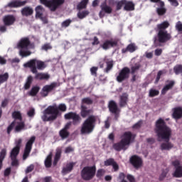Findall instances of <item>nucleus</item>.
<instances>
[{"mask_svg": "<svg viewBox=\"0 0 182 182\" xmlns=\"http://www.w3.org/2000/svg\"><path fill=\"white\" fill-rule=\"evenodd\" d=\"M59 111L65 112L67 110V107L65 104H60L58 107L56 105L53 106H48L46 110L43 112V117L41 119L43 122L54 121L57 119Z\"/></svg>", "mask_w": 182, "mask_h": 182, "instance_id": "nucleus-1", "label": "nucleus"}, {"mask_svg": "<svg viewBox=\"0 0 182 182\" xmlns=\"http://www.w3.org/2000/svg\"><path fill=\"white\" fill-rule=\"evenodd\" d=\"M155 132L159 141L162 140L168 141L170 140L171 129L166 125L163 119L160 118L156 122Z\"/></svg>", "mask_w": 182, "mask_h": 182, "instance_id": "nucleus-2", "label": "nucleus"}, {"mask_svg": "<svg viewBox=\"0 0 182 182\" xmlns=\"http://www.w3.org/2000/svg\"><path fill=\"white\" fill-rule=\"evenodd\" d=\"M135 135L132 134L130 132H124V134L121 137V141L119 143L114 144L113 145V149L115 151H120L122 150H126L127 146H129V144L134 139Z\"/></svg>", "mask_w": 182, "mask_h": 182, "instance_id": "nucleus-3", "label": "nucleus"}, {"mask_svg": "<svg viewBox=\"0 0 182 182\" xmlns=\"http://www.w3.org/2000/svg\"><path fill=\"white\" fill-rule=\"evenodd\" d=\"M32 46L30 43V41L28 38H23L17 43V49H18L19 53L21 55V58H26L31 55V52L29 49H32Z\"/></svg>", "mask_w": 182, "mask_h": 182, "instance_id": "nucleus-4", "label": "nucleus"}, {"mask_svg": "<svg viewBox=\"0 0 182 182\" xmlns=\"http://www.w3.org/2000/svg\"><path fill=\"white\" fill-rule=\"evenodd\" d=\"M96 120L97 117L95 116H90L82 124L80 129L81 134H91L94 130Z\"/></svg>", "mask_w": 182, "mask_h": 182, "instance_id": "nucleus-5", "label": "nucleus"}, {"mask_svg": "<svg viewBox=\"0 0 182 182\" xmlns=\"http://www.w3.org/2000/svg\"><path fill=\"white\" fill-rule=\"evenodd\" d=\"M24 68H30L31 73H38V70H43L46 68V64L40 60L34 58L24 63Z\"/></svg>", "mask_w": 182, "mask_h": 182, "instance_id": "nucleus-6", "label": "nucleus"}, {"mask_svg": "<svg viewBox=\"0 0 182 182\" xmlns=\"http://www.w3.org/2000/svg\"><path fill=\"white\" fill-rule=\"evenodd\" d=\"M22 141V139H16V147L13 148L11 152H10V159H11V166H17L18 165V161L16 157L19 154Z\"/></svg>", "mask_w": 182, "mask_h": 182, "instance_id": "nucleus-7", "label": "nucleus"}, {"mask_svg": "<svg viewBox=\"0 0 182 182\" xmlns=\"http://www.w3.org/2000/svg\"><path fill=\"white\" fill-rule=\"evenodd\" d=\"M13 118L15 119L14 123H16V132H20L23 130H25V124L22 121V117L20 112L15 111L13 112Z\"/></svg>", "mask_w": 182, "mask_h": 182, "instance_id": "nucleus-8", "label": "nucleus"}, {"mask_svg": "<svg viewBox=\"0 0 182 182\" xmlns=\"http://www.w3.org/2000/svg\"><path fill=\"white\" fill-rule=\"evenodd\" d=\"M95 172V166H85L81 171V177L85 181H90L94 178Z\"/></svg>", "mask_w": 182, "mask_h": 182, "instance_id": "nucleus-9", "label": "nucleus"}, {"mask_svg": "<svg viewBox=\"0 0 182 182\" xmlns=\"http://www.w3.org/2000/svg\"><path fill=\"white\" fill-rule=\"evenodd\" d=\"M40 1L41 4L46 5V6L48 7L51 11H55L65 2V0H40Z\"/></svg>", "mask_w": 182, "mask_h": 182, "instance_id": "nucleus-10", "label": "nucleus"}, {"mask_svg": "<svg viewBox=\"0 0 182 182\" xmlns=\"http://www.w3.org/2000/svg\"><path fill=\"white\" fill-rule=\"evenodd\" d=\"M159 40L156 38L154 39V45L155 46H160L161 44L158 43V42H160L161 43H164V42L169 40L171 37V35L167 33V31L160 30L158 34Z\"/></svg>", "mask_w": 182, "mask_h": 182, "instance_id": "nucleus-11", "label": "nucleus"}, {"mask_svg": "<svg viewBox=\"0 0 182 182\" xmlns=\"http://www.w3.org/2000/svg\"><path fill=\"white\" fill-rule=\"evenodd\" d=\"M130 75V69L127 67L122 68L116 77L117 82L121 83L124 80L129 79Z\"/></svg>", "mask_w": 182, "mask_h": 182, "instance_id": "nucleus-12", "label": "nucleus"}, {"mask_svg": "<svg viewBox=\"0 0 182 182\" xmlns=\"http://www.w3.org/2000/svg\"><path fill=\"white\" fill-rule=\"evenodd\" d=\"M36 141V137L34 136H31L28 141H27V144H26V148L24 149V154H23V160H26L28 157L31 150L32 146Z\"/></svg>", "mask_w": 182, "mask_h": 182, "instance_id": "nucleus-13", "label": "nucleus"}, {"mask_svg": "<svg viewBox=\"0 0 182 182\" xmlns=\"http://www.w3.org/2000/svg\"><path fill=\"white\" fill-rule=\"evenodd\" d=\"M58 84L56 82H53L50 85H47L44 87H43V89L41 90V97H46L49 95V93L55 89L57 87Z\"/></svg>", "mask_w": 182, "mask_h": 182, "instance_id": "nucleus-14", "label": "nucleus"}, {"mask_svg": "<svg viewBox=\"0 0 182 182\" xmlns=\"http://www.w3.org/2000/svg\"><path fill=\"white\" fill-rule=\"evenodd\" d=\"M65 119L69 120L73 119V123L74 125L79 124L81 122V117L79 114L75 112H68L64 115Z\"/></svg>", "mask_w": 182, "mask_h": 182, "instance_id": "nucleus-15", "label": "nucleus"}, {"mask_svg": "<svg viewBox=\"0 0 182 182\" xmlns=\"http://www.w3.org/2000/svg\"><path fill=\"white\" fill-rule=\"evenodd\" d=\"M130 163L136 169H139L143 166V160L141 157L134 155L130 158Z\"/></svg>", "mask_w": 182, "mask_h": 182, "instance_id": "nucleus-16", "label": "nucleus"}, {"mask_svg": "<svg viewBox=\"0 0 182 182\" xmlns=\"http://www.w3.org/2000/svg\"><path fill=\"white\" fill-rule=\"evenodd\" d=\"M172 164L176 168L173 176L176 178H182V166H181L180 161L175 160L172 162Z\"/></svg>", "mask_w": 182, "mask_h": 182, "instance_id": "nucleus-17", "label": "nucleus"}, {"mask_svg": "<svg viewBox=\"0 0 182 182\" xmlns=\"http://www.w3.org/2000/svg\"><path fill=\"white\" fill-rule=\"evenodd\" d=\"M100 8H101V11L99 13V16H100V18L105 16V13H106V14H111L112 12V8L109 6H107L106 2H103L101 4Z\"/></svg>", "mask_w": 182, "mask_h": 182, "instance_id": "nucleus-18", "label": "nucleus"}, {"mask_svg": "<svg viewBox=\"0 0 182 182\" xmlns=\"http://www.w3.org/2000/svg\"><path fill=\"white\" fill-rule=\"evenodd\" d=\"M104 63H105L107 66L105 69V72L108 73V72H109V70H111L113 68V62L107 59L102 60L100 62V68H104Z\"/></svg>", "mask_w": 182, "mask_h": 182, "instance_id": "nucleus-19", "label": "nucleus"}, {"mask_svg": "<svg viewBox=\"0 0 182 182\" xmlns=\"http://www.w3.org/2000/svg\"><path fill=\"white\" fill-rule=\"evenodd\" d=\"M109 112L115 115H118L120 112V109L118 108L117 103L114 100H111L109 102Z\"/></svg>", "mask_w": 182, "mask_h": 182, "instance_id": "nucleus-20", "label": "nucleus"}, {"mask_svg": "<svg viewBox=\"0 0 182 182\" xmlns=\"http://www.w3.org/2000/svg\"><path fill=\"white\" fill-rule=\"evenodd\" d=\"M151 1L157 3V6H160L156 9L159 15H164L166 13V9L164 8V2L160 1V0H151Z\"/></svg>", "mask_w": 182, "mask_h": 182, "instance_id": "nucleus-21", "label": "nucleus"}, {"mask_svg": "<svg viewBox=\"0 0 182 182\" xmlns=\"http://www.w3.org/2000/svg\"><path fill=\"white\" fill-rule=\"evenodd\" d=\"M75 165V163H74V162H70V163L66 164L63 167L62 174L63 175H66L68 173H70L73 171V167H74Z\"/></svg>", "mask_w": 182, "mask_h": 182, "instance_id": "nucleus-22", "label": "nucleus"}, {"mask_svg": "<svg viewBox=\"0 0 182 182\" xmlns=\"http://www.w3.org/2000/svg\"><path fill=\"white\" fill-rule=\"evenodd\" d=\"M117 43L115 41L107 40L103 43V44L101 46V47L105 50H107V49H110V48H113V46H117Z\"/></svg>", "mask_w": 182, "mask_h": 182, "instance_id": "nucleus-23", "label": "nucleus"}, {"mask_svg": "<svg viewBox=\"0 0 182 182\" xmlns=\"http://www.w3.org/2000/svg\"><path fill=\"white\" fill-rule=\"evenodd\" d=\"M129 100V95L127 93H124L119 98V107H124L127 106Z\"/></svg>", "mask_w": 182, "mask_h": 182, "instance_id": "nucleus-24", "label": "nucleus"}, {"mask_svg": "<svg viewBox=\"0 0 182 182\" xmlns=\"http://www.w3.org/2000/svg\"><path fill=\"white\" fill-rule=\"evenodd\" d=\"M34 75H36L34 79L37 80H48V79H50V77L48 73H34Z\"/></svg>", "mask_w": 182, "mask_h": 182, "instance_id": "nucleus-25", "label": "nucleus"}, {"mask_svg": "<svg viewBox=\"0 0 182 182\" xmlns=\"http://www.w3.org/2000/svg\"><path fill=\"white\" fill-rule=\"evenodd\" d=\"M173 148V144L170 141H166L161 144L160 149L161 151H170Z\"/></svg>", "mask_w": 182, "mask_h": 182, "instance_id": "nucleus-26", "label": "nucleus"}, {"mask_svg": "<svg viewBox=\"0 0 182 182\" xmlns=\"http://www.w3.org/2000/svg\"><path fill=\"white\" fill-rule=\"evenodd\" d=\"M15 21H16L15 17L11 15L6 16L4 18V22L6 26H11V25L14 24Z\"/></svg>", "mask_w": 182, "mask_h": 182, "instance_id": "nucleus-27", "label": "nucleus"}, {"mask_svg": "<svg viewBox=\"0 0 182 182\" xmlns=\"http://www.w3.org/2000/svg\"><path fill=\"white\" fill-rule=\"evenodd\" d=\"M168 84H166L162 89L161 90V94L162 95H165L168 90L169 89H172V87L174 86L175 85V82L171 80V81H167Z\"/></svg>", "mask_w": 182, "mask_h": 182, "instance_id": "nucleus-28", "label": "nucleus"}, {"mask_svg": "<svg viewBox=\"0 0 182 182\" xmlns=\"http://www.w3.org/2000/svg\"><path fill=\"white\" fill-rule=\"evenodd\" d=\"M92 113V111L91 109H88L85 106H81L80 115L82 118L87 117V116H89Z\"/></svg>", "mask_w": 182, "mask_h": 182, "instance_id": "nucleus-29", "label": "nucleus"}, {"mask_svg": "<svg viewBox=\"0 0 182 182\" xmlns=\"http://www.w3.org/2000/svg\"><path fill=\"white\" fill-rule=\"evenodd\" d=\"M173 117L175 119H179L182 117V108L181 107H177L174 109L173 113Z\"/></svg>", "mask_w": 182, "mask_h": 182, "instance_id": "nucleus-30", "label": "nucleus"}, {"mask_svg": "<svg viewBox=\"0 0 182 182\" xmlns=\"http://www.w3.org/2000/svg\"><path fill=\"white\" fill-rule=\"evenodd\" d=\"M26 1H11L9 3L8 6L9 7H18L23 6Z\"/></svg>", "mask_w": 182, "mask_h": 182, "instance_id": "nucleus-31", "label": "nucleus"}, {"mask_svg": "<svg viewBox=\"0 0 182 182\" xmlns=\"http://www.w3.org/2000/svg\"><path fill=\"white\" fill-rule=\"evenodd\" d=\"M124 9L127 11H133L134 10V4L131 1H125Z\"/></svg>", "mask_w": 182, "mask_h": 182, "instance_id": "nucleus-32", "label": "nucleus"}, {"mask_svg": "<svg viewBox=\"0 0 182 182\" xmlns=\"http://www.w3.org/2000/svg\"><path fill=\"white\" fill-rule=\"evenodd\" d=\"M33 13V10L31 7H24V9L21 10V14H23V15L26 16L32 15Z\"/></svg>", "mask_w": 182, "mask_h": 182, "instance_id": "nucleus-33", "label": "nucleus"}, {"mask_svg": "<svg viewBox=\"0 0 182 182\" xmlns=\"http://www.w3.org/2000/svg\"><path fill=\"white\" fill-rule=\"evenodd\" d=\"M33 80V78L31 75L27 77V80H26V84H24V89L26 90H28V89H30L31 85H32Z\"/></svg>", "mask_w": 182, "mask_h": 182, "instance_id": "nucleus-34", "label": "nucleus"}, {"mask_svg": "<svg viewBox=\"0 0 182 182\" xmlns=\"http://www.w3.org/2000/svg\"><path fill=\"white\" fill-rule=\"evenodd\" d=\"M44 11V9L41 6L36 7V17L41 18Z\"/></svg>", "mask_w": 182, "mask_h": 182, "instance_id": "nucleus-35", "label": "nucleus"}, {"mask_svg": "<svg viewBox=\"0 0 182 182\" xmlns=\"http://www.w3.org/2000/svg\"><path fill=\"white\" fill-rule=\"evenodd\" d=\"M59 136L62 139H65L69 136V132L65 129H62L59 132Z\"/></svg>", "mask_w": 182, "mask_h": 182, "instance_id": "nucleus-36", "label": "nucleus"}, {"mask_svg": "<svg viewBox=\"0 0 182 182\" xmlns=\"http://www.w3.org/2000/svg\"><path fill=\"white\" fill-rule=\"evenodd\" d=\"M44 164L46 165V168H50L52 165V153H50V154L47 156V159H46V161H44Z\"/></svg>", "mask_w": 182, "mask_h": 182, "instance_id": "nucleus-37", "label": "nucleus"}, {"mask_svg": "<svg viewBox=\"0 0 182 182\" xmlns=\"http://www.w3.org/2000/svg\"><path fill=\"white\" fill-rule=\"evenodd\" d=\"M7 153L6 148L2 149L1 151L0 152V170L2 166V161L5 159Z\"/></svg>", "mask_w": 182, "mask_h": 182, "instance_id": "nucleus-38", "label": "nucleus"}, {"mask_svg": "<svg viewBox=\"0 0 182 182\" xmlns=\"http://www.w3.org/2000/svg\"><path fill=\"white\" fill-rule=\"evenodd\" d=\"M40 87L38 86H34L33 88H31V90H30V92H28V95L31 97H35L38 93L40 90Z\"/></svg>", "mask_w": 182, "mask_h": 182, "instance_id": "nucleus-39", "label": "nucleus"}, {"mask_svg": "<svg viewBox=\"0 0 182 182\" xmlns=\"http://www.w3.org/2000/svg\"><path fill=\"white\" fill-rule=\"evenodd\" d=\"M89 0H82L80 3L77 4V9L81 10L82 9H85L87 7V5L88 4Z\"/></svg>", "mask_w": 182, "mask_h": 182, "instance_id": "nucleus-40", "label": "nucleus"}, {"mask_svg": "<svg viewBox=\"0 0 182 182\" xmlns=\"http://www.w3.org/2000/svg\"><path fill=\"white\" fill-rule=\"evenodd\" d=\"M138 49L137 46L134 43H131L129 46H127L126 50H128V52H130L132 53L133 52H135Z\"/></svg>", "mask_w": 182, "mask_h": 182, "instance_id": "nucleus-41", "label": "nucleus"}, {"mask_svg": "<svg viewBox=\"0 0 182 182\" xmlns=\"http://www.w3.org/2000/svg\"><path fill=\"white\" fill-rule=\"evenodd\" d=\"M61 156V150L57 149L55 153V157H54V166H56Z\"/></svg>", "mask_w": 182, "mask_h": 182, "instance_id": "nucleus-42", "label": "nucleus"}, {"mask_svg": "<svg viewBox=\"0 0 182 182\" xmlns=\"http://www.w3.org/2000/svg\"><path fill=\"white\" fill-rule=\"evenodd\" d=\"M140 68H141V65H140L139 63H136L132 65V67H131V73H136V72L139 69H140Z\"/></svg>", "mask_w": 182, "mask_h": 182, "instance_id": "nucleus-43", "label": "nucleus"}, {"mask_svg": "<svg viewBox=\"0 0 182 182\" xmlns=\"http://www.w3.org/2000/svg\"><path fill=\"white\" fill-rule=\"evenodd\" d=\"M89 14L90 12L88 11H79L77 16L80 19H82L85 17H86L87 15H89Z\"/></svg>", "mask_w": 182, "mask_h": 182, "instance_id": "nucleus-44", "label": "nucleus"}, {"mask_svg": "<svg viewBox=\"0 0 182 182\" xmlns=\"http://www.w3.org/2000/svg\"><path fill=\"white\" fill-rule=\"evenodd\" d=\"M159 94V90L151 89L149 92V96L150 97H154L158 96Z\"/></svg>", "mask_w": 182, "mask_h": 182, "instance_id": "nucleus-45", "label": "nucleus"}, {"mask_svg": "<svg viewBox=\"0 0 182 182\" xmlns=\"http://www.w3.org/2000/svg\"><path fill=\"white\" fill-rule=\"evenodd\" d=\"M169 26V23L168 21H164L161 24H159L157 26L158 28L159 29H165L167 28Z\"/></svg>", "mask_w": 182, "mask_h": 182, "instance_id": "nucleus-46", "label": "nucleus"}, {"mask_svg": "<svg viewBox=\"0 0 182 182\" xmlns=\"http://www.w3.org/2000/svg\"><path fill=\"white\" fill-rule=\"evenodd\" d=\"M8 78H9V74L8 73L1 75H0V85L1 83H4V82H6V80H8Z\"/></svg>", "mask_w": 182, "mask_h": 182, "instance_id": "nucleus-47", "label": "nucleus"}, {"mask_svg": "<svg viewBox=\"0 0 182 182\" xmlns=\"http://www.w3.org/2000/svg\"><path fill=\"white\" fill-rule=\"evenodd\" d=\"M173 70L176 75H179V73H182V65H176L174 67Z\"/></svg>", "mask_w": 182, "mask_h": 182, "instance_id": "nucleus-48", "label": "nucleus"}, {"mask_svg": "<svg viewBox=\"0 0 182 182\" xmlns=\"http://www.w3.org/2000/svg\"><path fill=\"white\" fill-rule=\"evenodd\" d=\"M82 102L85 105H92L93 101L90 98L86 97L82 100Z\"/></svg>", "mask_w": 182, "mask_h": 182, "instance_id": "nucleus-49", "label": "nucleus"}, {"mask_svg": "<svg viewBox=\"0 0 182 182\" xmlns=\"http://www.w3.org/2000/svg\"><path fill=\"white\" fill-rule=\"evenodd\" d=\"M105 174V171L104 169H99L97 171V178H101Z\"/></svg>", "mask_w": 182, "mask_h": 182, "instance_id": "nucleus-50", "label": "nucleus"}, {"mask_svg": "<svg viewBox=\"0 0 182 182\" xmlns=\"http://www.w3.org/2000/svg\"><path fill=\"white\" fill-rule=\"evenodd\" d=\"M163 73H166V72L165 70H160L158 72L156 79V83H158V82L160 80L161 76L163 75Z\"/></svg>", "mask_w": 182, "mask_h": 182, "instance_id": "nucleus-51", "label": "nucleus"}, {"mask_svg": "<svg viewBox=\"0 0 182 182\" xmlns=\"http://www.w3.org/2000/svg\"><path fill=\"white\" fill-rule=\"evenodd\" d=\"M98 70L97 67H92L90 68V73L92 76H97V72Z\"/></svg>", "mask_w": 182, "mask_h": 182, "instance_id": "nucleus-52", "label": "nucleus"}, {"mask_svg": "<svg viewBox=\"0 0 182 182\" xmlns=\"http://www.w3.org/2000/svg\"><path fill=\"white\" fill-rule=\"evenodd\" d=\"M114 161L113 159H109L105 161V166H112V164H114Z\"/></svg>", "mask_w": 182, "mask_h": 182, "instance_id": "nucleus-53", "label": "nucleus"}, {"mask_svg": "<svg viewBox=\"0 0 182 182\" xmlns=\"http://www.w3.org/2000/svg\"><path fill=\"white\" fill-rule=\"evenodd\" d=\"M72 21L70 19H67L65 21L62 22L61 26L62 27H67L69 26L71 23Z\"/></svg>", "mask_w": 182, "mask_h": 182, "instance_id": "nucleus-54", "label": "nucleus"}, {"mask_svg": "<svg viewBox=\"0 0 182 182\" xmlns=\"http://www.w3.org/2000/svg\"><path fill=\"white\" fill-rule=\"evenodd\" d=\"M27 115H28V117H33L35 115V109L31 108L28 112H27Z\"/></svg>", "mask_w": 182, "mask_h": 182, "instance_id": "nucleus-55", "label": "nucleus"}, {"mask_svg": "<svg viewBox=\"0 0 182 182\" xmlns=\"http://www.w3.org/2000/svg\"><path fill=\"white\" fill-rule=\"evenodd\" d=\"M74 151V148L72 146H68L65 149L64 153L65 154H70Z\"/></svg>", "mask_w": 182, "mask_h": 182, "instance_id": "nucleus-56", "label": "nucleus"}, {"mask_svg": "<svg viewBox=\"0 0 182 182\" xmlns=\"http://www.w3.org/2000/svg\"><path fill=\"white\" fill-rule=\"evenodd\" d=\"M166 175H167V171H162V173L159 176V180L160 181H164L166 178Z\"/></svg>", "mask_w": 182, "mask_h": 182, "instance_id": "nucleus-57", "label": "nucleus"}, {"mask_svg": "<svg viewBox=\"0 0 182 182\" xmlns=\"http://www.w3.org/2000/svg\"><path fill=\"white\" fill-rule=\"evenodd\" d=\"M41 49L43 50H49L52 49V46H50V44H44V46H43V47H41Z\"/></svg>", "mask_w": 182, "mask_h": 182, "instance_id": "nucleus-58", "label": "nucleus"}, {"mask_svg": "<svg viewBox=\"0 0 182 182\" xmlns=\"http://www.w3.org/2000/svg\"><path fill=\"white\" fill-rule=\"evenodd\" d=\"M176 28L178 31H182V23L181 21H178L176 24Z\"/></svg>", "mask_w": 182, "mask_h": 182, "instance_id": "nucleus-59", "label": "nucleus"}, {"mask_svg": "<svg viewBox=\"0 0 182 182\" xmlns=\"http://www.w3.org/2000/svg\"><path fill=\"white\" fill-rule=\"evenodd\" d=\"M126 0H122L117 3V9L119 10L124 4H125Z\"/></svg>", "mask_w": 182, "mask_h": 182, "instance_id": "nucleus-60", "label": "nucleus"}, {"mask_svg": "<svg viewBox=\"0 0 182 182\" xmlns=\"http://www.w3.org/2000/svg\"><path fill=\"white\" fill-rule=\"evenodd\" d=\"M34 168V166L33 164L28 166L27 167V168L26 169V173H31L32 172V171L33 170Z\"/></svg>", "mask_w": 182, "mask_h": 182, "instance_id": "nucleus-61", "label": "nucleus"}, {"mask_svg": "<svg viewBox=\"0 0 182 182\" xmlns=\"http://www.w3.org/2000/svg\"><path fill=\"white\" fill-rule=\"evenodd\" d=\"M127 178L129 182H136L135 178L132 175L128 174Z\"/></svg>", "mask_w": 182, "mask_h": 182, "instance_id": "nucleus-62", "label": "nucleus"}, {"mask_svg": "<svg viewBox=\"0 0 182 182\" xmlns=\"http://www.w3.org/2000/svg\"><path fill=\"white\" fill-rule=\"evenodd\" d=\"M173 6H178L179 3L177 0H168Z\"/></svg>", "mask_w": 182, "mask_h": 182, "instance_id": "nucleus-63", "label": "nucleus"}, {"mask_svg": "<svg viewBox=\"0 0 182 182\" xmlns=\"http://www.w3.org/2000/svg\"><path fill=\"white\" fill-rule=\"evenodd\" d=\"M14 126H16L15 122L11 123V124H10V126H9L8 129H7V132L9 134L11 133V132L13 129Z\"/></svg>", "mask_w": 182, "mask_h": 182, "instance_id": "nucleus-64", "label": "nucleus"}]
</instances>
